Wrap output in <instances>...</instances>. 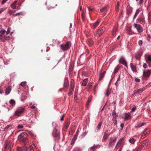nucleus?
Segmentation results:
<instances>
[{"label": "nucleus", "mask_w": 151, "mask_h": 151, "mask_svg": "<svg viewBox=\"0 0 151 151\" xmlns=\"http://www.w3.org/2000/svg\"><path fill=\"white\" fill-rule=\"evenodd\" d=\"M10 103L12 105H15V102L14 100L11 99L10 101Z\"/></svg>", "instance_id": "ea45409f"}, {"label": "nucleus", "mask_w": 151, "mask_h": 151, "mask_svg": "<svg viewBox=\"0 0 151 151\" xmlns=\"http://www.w3.org/2000/svg\"><path fill=\"white\" fill-rule=\"evenodd\" d=\"M27 134L26 132H22L20 134L18 137V138L21 139L24 137H27Z\"/></svg>", "instance_id": "ddd939ff"}, {"label": "nucleus", "mask_w": 151, "mask_h": 151, "mask_svg": "<svg viewBox=\"0 0 151 151\" xmlns=\"http://www.w3.org/2000/svg\"><path fill=\"white\" fill-rule=\"evenodd\" d=\"M105 30V28L104 27H101L99 29L97 32V33L98 35L99 36H100Z\"/></svg>", "instance_id": "9b49d317"}, {"label": "nucleus", "mask_w": 151, "mask_h": 151, "mask_svg": "<svg viewBox=\"0 0 151 151\" xmlns=\"http://www.w3.org/2000/svg\"><path fill=\"white\" fill-rule=\"evenodd\" d=\"M139 9H137L136 10V12L133 17L134 19H135L137 16L138 14H139Z\"/></svg>", "instance_id": "bb28decb"}, {"label": "nucleus", "mask_w": 151, "mask_h": 151, "mask_svg": "<svg viewBox=\"0 0 151 151\" xmlns=\"http://www.w3.org/2000/svg\"><path fill=\"white\" fill-rule=\"evenodd\" d=\"M23 14V13L22 12H20L19 13H17L15 14H14L13 15L14 17L16 16H19L20 15H22Z\"/></svg>", "instance_id": "72a5a7b5"}, {"label": "nucleus", "mask_w": 151, "mask_h": 151, "mask_svg": "<svg viewBox=\"0 0 151 151\" xmlns=\"http://www.w3.org/2000/svg\"><path fill=\"white\" fill-rule=\"evenodd\" d=\"M119 65H117L116 68L115 69L113 73H116L118 72V71L119 70Z\"/></svg>", "instance_id": "7c9ffc66"}, {"label": "nucleus", "mask_w": 151, "mask_h": 151, "mask_svg": "<svg viewBox=\"0 0 151 151\" xmlns=\"http://www.w3.org/2000/svg\"><path fill=\"white\" fill-rule=\"evenodd\" d=\"M6 9L5 8H2L0 9V14Z\"/></svg>", "instance_id": "09e8293b"}, {"label": "nucleus", "mask_w": 151, "mask_h": 151, "mask_svg": "<svg viewBox=\"0 0 151 151\" xmlns=\"http://www.w3.org/2000/svg\"><path fill=\"white\" fill-rule=\"evenodd\" d=\"M17 1H14L11 5V7L13 9H16V4H17Z\"/></svg>", "instance_id": "aec40b11"}, {"label": "nucleus", "mask_w": 151, "mask_h": 151, "mask_svg": "<svg viewBox=\"0 0 151 151\" xmlns=\"http://www.w3.org/2000/svg\"><path fill=\"white\" fill-rule=\"evenodd\" d=\"M27 140V137H24L22 139V141L23 142H26Z\"/></svg>", "instance_id": "5fc2aeb1"}, {"label": "nucleus", "mask_w": 151, "mask_h": 151, "mask_svg": "<svg viewBox=\"0 0 151 151\" xmlns=\"http://www.w3.org/2000/svg\"><path fill=\"white\" fill-rule=\"evenodd\" d=\"M96 147H97L96 146H92L89 149V150H90L94 151Z\"/></svg>", "instance_id": "79ce46f5"}, {"label": "nucleus", "mask_w": 151, "mask_h": 151, "mask_svg": "<svg viewBox=\"0 0 151 151\" xmlns=\"http://www.w3.org/2000/svg\"><path fill=\"white\" fill-rule=\"evenodd\" d=\"M102 124V122H101L98 124L96 127V132H98L99 131L101 128Z\"/></svg>", "instance_id": "6ab92c4d"}, {"label": "nucleus", "mask_w": 151, "mask_h": 151, "mask_svg": "<svg viewBox=\"0 0 151 151\" xmlns=\"http://www.w3.org/2000/svg\"><path fill=\"white\" fill-rule=\"evenodd\" d=\"M142 150V147L140 146H139L135 150V151H140Z\"/></svg>", "instance_id": "4d7b16f0"}, {"label": "nucleus", "mask_w": 151, "mask_h": 151, "mask_svg": "<svg viewBox=\"0 0 151 151\" xmlns=\"http://www.w3.org/2000/svg\"><path fill=\"white\" fill-rule=\"evenodd\" d=\"M79 130L78 129L76 132V134L74 136L72 139V141H73L74 142L75 141L76 139H77V138L79 133Z\"/></svg>", "instance_id": "a211bd4d"}, {"label": "nucleus", "mask_w": 151, "mask_h": 151, "mask_svg": "<svg viewBox=\"0 0 151 151\" xmlns=\"http://www.w3.org/2000/svg\"><path fill=\"white\" fill-rule=\"evenodd\" d=\"M28 94V92L27 91L24 92L23 93L21 96V100L23 101L27 99V95Z\"/></svg>", "instance_id": "1a4fd4ad"}, {"label": "nucleus", "mask_w": 151, "mask_h": 151, "mask_svg": "<svg viewBox=\"0 0 151 151\" xmlns=\"http://www.w3.org/2000/svg\"><path fill=\"white\" fill-rule=\"evenodd\" d=\"M148 141L145 140L142 142L139 145V146H140L142 147V149L144 148L145 149L148 146Z\"/></svg>", "instance_id": "423d86ee"}, {"label": "nucleus", "mask_w": 151, "mask_h": 151, "mask_svg": "<svg viewBox=\"0 0 151 151\" xmlns=\"http://www.w3.org/2000/svg\"><path fill=\"white\" fill-rule=\"evenodd\" d=\"M8 0H3L1 2V3L2 4H4L5 3H6Z\"/></svg>", "instance_id": "774afa93"}, {"label": "nucleus", "mask_w": 151, "mask_h": 151, "mask_svg": "<svg viewBox=\"0 0 151 151\" xmlns=\"http://www.w3.org/2000/svg\"><path fill=\"white\" fill-rule=\"evenodd\" d=\"M143 67L144 68H147V65L146 63L143 64Z\"/></svg>", "instance_id": "0e129e2a"}, {"label": "nucleus", "mask_w": 151, "mask_h": 151, "mask_svg": "<svg viewBox=\"0 0 151 151\" xmlns=\"http://www.w3.org/2000/svg\"><path fill=\"white\" fill-rule=\"evenodd\" d=\"M13 144L12 143H10L9 142V148L10 150H11V149L12 148V147L13 146Z\"/></svg>", "instance_id": "4c0bfd02"}, {"label": "nucleus", "mask_w": 151, "mask_h": 151, "mask_svg": "<svg viewBox=\"0 0 151 151\" xmlns=\"http://www.w3.org/2000/svg\"><path fill=\"white\" fill-rule=\"evenodd\" d=\"M70 121L68 119L65 123V128L66 129L68 128V127L69 125L70 124Z\"/></svg>", "instance_id": "5701e85b"}, {"label": "nucleus", "mask_w": 151, "mask_h": 151, "mask_svg": "<svg viewBox=\"0 0 151 151\" xmlns=\"http://www.w3.org/2000/svg\"><path fill=\"white\" fill-rule=\"evenodd\" d=\"M138 43H139V45L140 46L142 45V40H139V41Z\"/></svg>", "instance_id": "052dcab7"}, {"label": "nucleus", "mask_w": 151, "mask_h": 151, "mask_svg": "<svg viewBox=\"0 0 151 151\" xmlns=\"http://www.w3.org/2000/svg\"><path fill=\"white\" fill-rule=\"evenodd\" d=\"M129 141L131 144H134L136 141V139L134 138L131 137L129 139Z\"/></svg>", "instance_id": "393cba45"}, {"label": "nucleus", "mask_w": 151, "mask_h": 151, "mask_svg": "<svg viewBox=\"0 0 151 151\" xmlns=\"http://www.w3.org/2000/svg\"><path fill=\"white\" fill-rule=\"evenodd\" d=\"M150 132V129L148 128H146L145 129L144 131L141 135V138L142 139H144L149 134Z\"/></svg>", "instance_id": "0eeeda50"}, {"label": "nucleus", "mask_w": 151, "mask_h": 151, "mask_svg": "<svg viewBox=\"0 0 151 151\" xmlns=\"http://www.w3.org/2000/svg\"><path fill=\"white\" fill-rule=\"evenodd\" d=\"M16 11H12V10H9V12L10 14H12L13 13L15 12Z\"/></svg>", "instance_id": "864d4df0"}, {"label": "nucleus", "mask_w": 151, "mask_h": 151, "mask_svg": "<svg viewBox=\"0 0 151 151\" xmlns=\"http://www.w3.org/2000/svg\"><path fill=\"white\" fill-rule=\"evenodd\" d=\"M81 17L83 20L84 21L85 20L86 17L85 14L83 11L82 13Z\"/></svg>", "instance_id": "2f4dec72"}, {"label": "nucleus", "mask_w": 151, "mask_h": 151, "mask_svg": "<svg viewBox=\"0 0 151 151\" xmlns=\"http://www.w3.org/2000/svg\"><path fill=\"white\" fill-rule=\"evenodd\" d=\"M147 59L150 61L151 62V55H150L147 57Z\"/></svg>", "instance_id": "69168bd1"}, {"label": "nucleus", "mask_w": 151, "mask_h": 151, "mask_svg": "<svg viewBox=\"0 0 151 151\" xmlns=\"http://www.w3.org/2000/svg\"><path fill=\"white\" fill-rule=\"evenodd\" d=\"M17 151H23V150L20 147H18L17 148Z\"/></svg>", "instance_id": "e2e57ef3"}, {"label": "nucleus", "mask_w": 151, "mask_h": 151, "mask_svg": "<svg viewBox=\"0 0 151 151\" xmlns=\"http://www.w3.org/2000/svg\"><path fill=\"white\" fill-rule=\"evenodd\" d=\"M87 42L90 46H92L93 44V41L90 39H89L87 40Z\"/></svg>", "instance_id": "b1692460"}, {"label": "nucleus", "mask_w": 151, "mask_h": 151, "mask_svg": "<svg viewBox=\"0 0 151 151\" xmlns=\"http://www.w3.org/2000/svg\"><path fill=\"white\" fill-rule=\"evenodd\" d=\"M70 88L74 89V83L73 81H71L70 84Z\"/></svg>", "instance_id": "473e14b6"}, {"label": "nucleus", "mask_w": 151, "mask_h": 151, "mask_svg": "<svg viewBox=\"0 0 151 151\" xmlns=\"http://www.w3.org/2000/svg\"><path fill=\"white\" fill-rule=\"evenodd\" d=\"M69 82L68 79H65V80L64 83V87L67 88L68 87Z\"/></svg>", "instance_id": "f3484780"}, {"label": "nucleus", "mask_w": 151, "mask_h": 151, "mask_svg": "<svg viewBox=\"0 0 151 151\" xmlns=\"http://www.w3.org/2000/svg\"><path fill=\"white\" fill-rule=\"evenodd\" d=\"M133 26L137 29V32L139 33H141L142 32V29L139 24H134L133 25Z\"/></svg>", "instance_id": "6e6552de"}, {"label": "nucleus", "mask_w": 151, "mask_h": 151, "mask_svg": "<svg viewBox=\"0 0 151 151\" xmlns=\"http://www.w3.org/2000/svg\"><path fill=\"white\" fill-rule=\"evenodd\" d=\"M136 108H137V107L136 106L132 108L131 109V112H134L135 111L136 109Z\"/></svg>", "instance_id": "13d9d810"}, {"label": "nucleus", "mask_w": 151, "mask_h": 151, "mask_svg": "<svg viewBox=\"0 0 151 151\" xmlns=\"http://www.w3.org/2000/svg\"><path fill=\"white\" fill-rule=\"evenodd\" d=\"M127 13L128 14H130L131 12L132 11V9L130 7H127Z\"/></svg>", "instance_id": "c756f323"}, {"label": "nucleus", "mask_w": 151, "mask_h": 151, "mask_svg": "<svg viewBox=\"0 0 151 151\" xmlns=\"http://www.w3.org/2000/svg\"><path fill=\"white\" fill-rule=\"evenodd\" d=\"M123 65H124L126 67H127V65L126 61L123 58Z\"/></svg>", "instance_id": "6e6d98bb"}, {"label": "nucleus", "mask_w": 151, "mask_h": 151, "mask_svg": "<svg viewBox=\"0 0 151 151\" xmlns=\"http://www.w3.org/2000/svg\"><path fill=\"white\" fill-rule=\"evenodd\" d=\"M9 36H4L3 37V39H4L3 40V42L5 40H7L9 38Z\"/></svg>", "instance_id": "a18cd8bd"}, {"label": "nucleus", "mask_w": 151, "mask_h": 151, "mask_svg": "<svg viewBox=\"0 0 151 151\" xmlns=\"http://www.w3.org/2000/svg\"><path fill=\"white\" fill-rule=\"evenodd\" d=\"M148 19L149 21L151 22V11L148 14Z\"/></svg>", "instance_id": "c03bdc74"}, {"label": "nucleus", "mask_w": 151, "mask_h": 151, "mask_svg": "<svg viewBox=\"0 0 151 151\" xmlns=\"http://www.w3.org/2000/svg\"><path fill=\"white\" fill-rule=\"evenodd\" d=\"M23 126L22 125H19L17 126L18 129H22L23 128Z\"/></svg>", "instance_id": "680f3d73"}, {"label": "nucleus", "mask_w": 151, "mask_h": 151, "mask_svg": "<svg viewBox=\"0 0 151 151\" xmlns=\"http://www.w3.org/2000/svg\"><path fill=\"white\" fill-rule=\"evenodd\" d=\"M131 118V114L129 113H125L124 114V120L127 121L129 119Z\"/></svg>", "instance_id": "4468645a"}, {"label": "nucleus", "mask_w": 151, "mask_h": 151, "mask_svg": "<svg viewBox=\"0 0 151 151\" xmlns=\"http://www.w3.org/2000/svg\"><path fill=\"white\" fill-rule=\"evenodd\" d=\"M74 132V130L73 128H71L70 129V134L71 135L73 134Z\"/></svg>", "instance_id": "3c124183"}, {"label": "nucleus", "mask_w": 151, "mask_h": 151, "mask_svg": "<svg viewBox=\"0 0 151 151\" xmlns=\"http://www.w3.org/2000/svg\"><path fill=\"white\" fill-rule=\"evenodd\" d=\"M109 135L106 133H105L104 134V135L103 137V139H104L105 140H106L107 138L109 136Z\"/></svg>", "instance_id": "f704fd0d"}, {"label": "nucleus", "mask_w": 151, "mask_h": 151, "mask_svg": "<svg viewBox=\"0 0 151 151\" xmlns=\"http://www.w3.org/2000/svg\"><path fill=\"white\" fill-rule=\"evenodd\" d=\"M71 46V42L68 41L65 44H62L60 46L61 49L63 51H65L69 49Z\"/></svg>", "instance_id": "f257e3e1"}, {"label": "nucleus", "mask_w": 151, "mask_h": 151, "mask_svg": "<svg viewBox=\"0 0 151 151\" xmlns=\"http://www.w3.org/2000/svg\"><path fill=\"white\" fill-rule=\"evenodd\" d=\"M145 90V88H142L138 89L137 91H134V93L133 95H136V94H140L143 91Z\"/></svg>", "instance_id": "9d476101"}, {"label": "nucleus", "mask_w": 151, "mask_h": 151, "mask_svg": "<svg viewBox=\"0 0 151 151\" xmlns=\"http://www.w3.org/2000/svg\"><path fill=\"white\" fill-rule=\"evenodd\" d=\"M122 138L117 143L116 145V146L115 148H117V147L119 146L121 144V143L122 142Z\"/></svg>", "instance_id": "cd10ccee"}, {"label": "nucleus", "mask_w": 151, "mask_h": 151, "mask_svg": "<svg viewBox=\"0 0 151 151\" xmlns=\"http://www.w3.org/2000/svg\"><path fill=\"white\" fill-rule=\"evenodd\" d=\"M9 140L7 141L5 143L4 145V149L5 150L7 148V147L9 145Z\"/></svg>", "instance_id": "c85d7f7f"}, {"label": "nucleus", "mask_w": 151, "mask_h": 151, "mask_svg": "<svg viewBox=\"0 0 151 151\" xmlns=\"http://www.w3.org/2000/svg\"><path fill=\"white\" fill-rule=\"evenodd\" d=\"M28 150H30V151H34L33 149L32 148V147H29L28 148Z\"/></svg>", "instance_id": "338daca9"}, {"label": "nucleus", "mask_w": 151, "mask_h": 151, "mask_svg": "<svg viewBox=\"0 0 151 151\" xmlns=\"http://www.w3.org/2000/svg\"><path fill=\"white\" fill-rule=\"evenodd\" d=\"M88 78H86V79H84L83 81L82 84V85L83 86H86V85L88 83Z\"/></svg>", "instance_id": "412c9836"}, {"label": "nucleus", "mask_w": 151, "mask_h": 151, "mask_svg": "<svg viewBox=\"0 0 151 151\" xmlns=\"http://www.w3.org/2000/svg\"><path fill=\"white\" fill-rule=\"evenodd\" d=\"M5 32L6 31L3 29H1L0 31V33L1 34V35H2L4 34Z\"/></svg>", "instance_id": "58836bf2"}, {"label": "nucleus", "mask_w": 151, "mask_h": 151, "mask_svg": "<svg viewBox=\"0 0 151 151\" xmlns=\"http://www.w3.org/2000/svg\"><path fill=\"white\" fill-rule=\"evenodd\" d=\"M99 23V22L98 20H97L96 22L94 23L93 25V29H95L96 27L98 26Z\"/></svg>", "instance_id": "4be33fe9"}, {"label": "nucleus", "mask_w": 151, "mask_h": 151, "mask_svg": "<svg viewBox=\"0 0 151 151\" xmlns=\"http://www.w3.org/2000/svg\"><path fill=\"white\" fill-rule=\"evenodd\" d=\"M3 37L2 35L0 34V40L3 42V40H4L3 38Z\"/></svg>", "instance_id": "603ef678"}, {"label": "nucleus", "mask_w": 151, "mask_h": 151, "mask_svg": "<svg viewBox=\"0 0 151 151\" xmlns=\"http://www.w3.org/2000/svg\"><path fill=\"white\" fill-rule=\"evenodd\" d=\"M11 89V87L10 86H8L6 89L5 91V94L6 95H8Z\"/></svg>", "instance_id": "2eb2a0df"}, {"label": "nucleus", "mask_w": 151, "mask_h": 151, "mask_svg": "<svg viewBox=\"0 0 151 151\" xmlns=\"http://www.w3.org/2000/svg\"><path fill=\"white\" fill-rule=\"evenodd\" d=\"M130 65H131V69L134 72H135L136 70V69L135 66L133 65L132 63H130Z\"/></svg>", "instance_id": "a878e982"}, {"label": "nucleus", "mask_w": 151, "mask_h": 151, "mask_svg": "<svg viewBox=\"0 0 151 151\" xmlns=\"http://www.w3.org/2000/svg\"><path fill=\"white\" fill-rule=\"evenodd\" d=\"M29 134L32 137L34 138H35V136L32 132H29Z\"/></svg>", "instance_id": "de8ad7c7"}, {"label": "nucleus", "mask_w": 151, "mask_h": 151, "mask_svg": "<svg viewBox=\"0 0 151 151\" xmlns=\"http://www.w3.org/2000/svg\"><path fill=\"white\" fill-rule=\"evenodd\" d=\"M151 74V70H146L143 71V77L146 80L150 77Z\"/></svg>", "instance_id": "20e7f679"}, {"label": "nucleus", "mask_w": 151, "mask_h": 151, "mask_svg": "<svg viewBox=\"0 0 151 151\" xmlns=\"http://www.w3.org/2000/svg\"><path fill=\"white\" fill-rule=\"evenodd\" d=\"M11 126V125H7L6 127L5 128L4 130H6L7 129L9 128Z\"/></svg>", "instance_id": "bf43d9fd"}, {"label": "nucleus", "mask_w": 151, "mask_h": 151, "mask_svg": "<svg viewBox=\"0 0 151 151\" xmlns=\"http://www.w3.org/2000/svg\"><path fill=\"white\" fill-rule=\"evenodd\" d=\"M26 82H22L21 83V85L23 87H24L26 86Z\"/></svg>", "instance_id": "49530a36"}, {"label": "nucleus", "mask_w": 151, "mask_h": 151, "mask_svg": "<svg viewBox=\"0 0 151 151\" xmlns=\"http://www.w3.org/2000/svg\"><path fill=\"white\" fill-rule=\"evenodd\" d=\"M52 136L58 140L60 139V135L58 131V130L56 128H54L53 131L52 133Z\"/></svg>", "instance_id": "39448f33"}, {"label": "nucleus", "mask_w": 151, "mask_h": 151, "mask_svg": "<svg viewBox=\"0 0 151 151\" xmlns=\"http://www.w3.org/2000/svg\"><path fill=\"white\" fill-rule=\"evenodd\" d=\"M108 6L106 5V6L104 7L101 8L100 9V12H107L108 9Z\"/></svg>", "instance_id": "dca6fc26"}, {"label": "nucleus", "mask_w": 151, "mask_h": 151, "mask_svg": "<svg viewBox=\"0 0 151 151\" xmlns=\"http://www.w3.org/2000/svg\"><path fill=\"white\" fill-rule=\"evenodd\" d=\"M106 73V71H104L102 72V70H101V73L99 74V81H101L104 77V75Z\"/></svg>", "instance_id": "f8f14e48"}, {"label": "nucleus", "mask_w": 151, "mask_h": 151, "mask_svg": "<svg viewBox=\"0 0 151 151\" xmlns=\"http://www.w3.org/2000/svg\"><path fill=\"white\" fill-rule=\"evenodd\" d=\"M145 123H142L139 124L137 125V127H141L143 126L144 124H145Z\"/></svg>", "instance_id": "37998d69"}, {"label": "nucleus", "mask_w": 151, "mask_h": 151, "mask_svg": "<svg viewBox=\"0 0 151 151\" xmlns=\"http://www.w3.org/2000/svg\"><path fill=\"white\" fill-rule=\"evenodd\" d=\"M111 92H110V91L109 89H108L106 90V95L107 96H108L110 95V94Z\"/></svg>", "instance_id": "c9c22d12"}, {"label": "nucleus", "mask_w": 151, "mask_h": 151, "mask_svg": "<svg viewBox=\"0 0 151 151\" xmlns=\"http://www.w3.org/2000/svg\"><path fill=\"white\" fill-rule=\"evenodd\" d=\"M91 97L89 98L88 99V100L87 101V103H86L87 106H88L89 105V103L91 101Z\"/></svg>", "instance_id": "a19ab883"}, {"label": "nucleus", "mask_w": 151, "mask_h": 151, "mask_svg": "<svg viewBox=\"0 0 151 151\" xmlns=\"http://www.w3.org/2000/svg\"><path fill=\"white\" fill-rule=\"evenodd\" d=\"M25 110V109L24 107H19L15 112L14 115L16 116H19L24 112Z\"/></svg>", "instance_id": "f03ea898"}, {"label": "nucleus", "mask_w": 151, "mask_h": 151, "mask_svg": "<svg viewBox=\"0 0 151 151\" xmlns=\"http://www.w3.org/2000/svg\"><path fill=\"white\" fill-rule=\"evenodd\" d=\"M116 140V138L115 137H111L109 139V142L108 145L109 147L114 146Z\"/></svg>", "instance_id": "7ed1b4c3"}, {"label": "nucleus", "mask_w": 151, "mask_h": 151, "mask_svg": "<svg viewBox=\"0 0 151 151\" xmlns=\"http://www.w3.org/2000/svg\"><path fill=\"white\" fill-rule=\"evenodd\" d=\"M73 89L70 88L68 93V96H70L72 95V92L73 91Z\"/></svg>", "instance_id": "e433bc0d"}, {"label": "nucleus", "mask_w": 151, "mask_h": 151, "mask_svg": "<svg viewBox=\"0 0 151 151\" xmlns=\"http://www.w3.org/2000/svg\"><path fill=\"white\" fill-rule=\"evenodd\" d=\"M117 31V28L116 27H114V28L113 29L112 32H114V33H116Z\"/></svg>", "instance_id": "8fccbe9b"}]
</instances>
